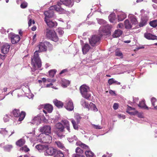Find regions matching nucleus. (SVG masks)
Returning <instances> with one entry per match:
<instances>
[{"label": "nucleus", "instance_id": "nucleus-13", "mask_svg": "<svg viewBox=\"0 0 157 157\" xmlns=\"http://www.w3.org/2000/svg\"><path fill=\"white\" fill-rule=\"evenodd\" d=\"M39 131L42 133H50L51 132V127L49 125H44L43 127H40L39 129Z\"/></svg>", "mask_w": 157, "mask_h": 157}, {"label": "nucleus", "instance_id": "nucleus-10", "mask_svg": "<svg viewBox=\"0 0 157 157\" xmlns=\"http://www.w3.org/2000/svg\"><path fill=\"white\" fill-rule=\"evenodd\" d=\"M44 151L45 155H52L56 153V150L53 147L46 146Z\"/></svg>", "mask_w": 157, "mask_h": 157}, {"label": "nucleus", "instance_id": "nucleus-61", "mask_svg": "<svg viewBox=\"0 0 157 157\" xmlns=\"http://www.w3.org/2000/svg\"><path fill=\"white\" fill-rule=\"evenodd\" d=\"M109 93L112 95H115V93L114 91L112 90H110L109 91Z\"/></svg>", "mask_w": 157, "mask_h": 157}, {"label": "nucleus", "instance_id": "nucleus-59", "mask_svg": "<svg viewBox=\"0 0 157 157\" xmlns=\"http://www.w3.org/2000/svg\"><path fill=\"white\" fill-rule=\"evenodd\" d=\"M135 110V109L134 108H133L131 107L128 106V107H127V110H128L129 111H130V110Z\"/></svg>", "mask_w": 157, "mask_h": 157}, {"label": "nucleus", "instance_id": "nucleus-24", "mask_svg": "<svg viewBox=\"0 0 157 157\" xmlns=\"http://www.w3.org/2000/svg\"><path fill=\"white\" fill-rule=\"evenodd\" d=\"M118 21H122L126 17V14L124 13H119L118 15Z\"/></svg>", "mask_w": 157, "mask_h": 157}, {"label": "nucleus", "instance_id": "nucleus-58", "mask_svg": "<svg viewBox=\"0 0 157 157\" xmlns=\"http://www.w3.org/2000/svg\"><path fill=\"white\" fill-rule=\"evenodd\" d=\"M126 112L130 115H136L138 112L137 111H135V112H129L128 110H127Z\"/></svg>", "mask_w": 157, "mask_h": 157}, {"label": "nucleus", "instance_id": "nucleus-31", "mask_svg": "<svg viewBox=\"0 0 157 157\" xmlns=\"http://www.w3.org/2000/svg\"><path fill=\"white\" fill-rule=\"evenodd\" d=\"M138 105L139 107L140 108L148 109V107H147L145 104L144 100H143L140 102L139 104H138Z\"/></svg>", "mask_w": 157, "mask_h": 157}, {"label": "nucleus", "instance_id": "nucleus-53", "mask_svg": "<svg viewBox=\"0 0 157 157\" xmlns=\"http://www.w3.org/2000/svg\"><path fill=\"white\" fill-rule=\"evenodd\" d=\"M57 31L60 35H62L64 33V31L61 28L57 29Z\"/></svg>", "mask_w": 157, "mask_h": 157}, {"label": "nucleus", "instance_id": "nucleus-15", "mask_svg": "<svg viewBox=\"0 0 157 157\" xmlns=\"http://www.w3.org/2000/svg\"><path fill=\"white\" fill-rule=\"evenodd\" d=\"M44 21L49 27L52 28L57 25V23L56 21L51 20L49 19H47V17L44 18Z\"/></svg>", "mask_w": 157, "mask_h": 157}, {"label": "nucleus", "instance_id": "nucleus-12", "mask_svg": "<svg viewBox=\"0 0 157 157\" xmlns=\"http://www.w3.org/2000/svg\"><path fill=\"white\" fill-rule=\"evenodd\" d=\"M64 107L69 111L72 110L74 109V106L71 100L70 99L67 100L65 102Z\"/></svg>", "mask_w": 157, "mask_h": 157}, {"label": "nucleus", "instance_id": "nucleus-35", "mask_svg": "<svg viewBox=\"0 0 157 157\" xmlns=\"http://www.w3.org/2000/svg\"><path fill=\"white\" fill-rule=\"evenodd\" d=\"M89 107H90L91 110L94 111H98V109L95 105L92 103H90L89 105Z\"/></svg>", "mask_w": 157, "mask_h": 157}, {"label": "nucleus", "instance_id": "nucleus-28", "mask_svg": "<svg viewBox=\"0 0 157 157\" xmlns=\"http://www.w3.org/2000/svg\"><path fill=\"white\" fill-rule=\"evenodd\" d=\"M44 109L48 111V112L51 113L53 110L52 106L50 104H46L44 106Z\"/></svg>", "mask_w": 157, "mask_h": 157}, {"label": "nucleus", "instance_id": "nucleus-2", "mask_svg": "<svg viewBox=\"0 0 157 157\" xmlns=\"http://www.w3.org/2000/svg\"><path fill=\"white\" fill-rule=\"evenodd\" d=\"M74 4L73 0H60V1L57 3L56 5L50 7V9L55 10L56 11L59 12L60 13H64L65 10L61 7V5L63 4L66 6L71 7Z\"/></svg>", "mask_w": 157, "mask_h": 157}, {"label": "nucleus", "instance_id": "nucleus-43", "mask_svg": "<svg viewBox=\"0 0 157 157\" xmlns=\"http://www.w3.org/2000/svg\"><path fill=\"white\" fill-rule=\"evenodd\" d=\"M56 143L57 146L59 148L63 149L64 147L63 145L61 142L58 141H56Z\"/></svg>", "mask_w": 157, "mask_h": 157}, {"label": "nucleus", "instance_id": "nucleus-26", "mask_svg": "<svg viewBox=\"0 0 157 157\" xmlns=\"http://www.w3.org/2000/svg\"><path fill=\"white\" fill-rule=\"evenodd\" d=\"M62 122L64 125V126L66 127L68 131L69 132H70V125L69 121L67 120H62Z\"/></svg>", "mask_w": 157, "mask_h": 157}, {"label": "nucleus", "instance_id": "nucleus-22", "mask_svg": "<svg viewBox=\"0 0 157 157\" xmlns=\"http://www.w3.org/2000/svg\"><path fill=\"white\" fill-rule=\"evenodd\" d=\"M32 121V123L38 125L40 123L41 119L39 116L35 117H34Z\"/></svg>", "mask_w": 157, "mask_h": 157}, {"label": "nucleus", "instance_id": "nucleus-49", "mask_svg": "<svg viewBox=\"0 0 157 157\" xmlns=\"http://www.w3.org/2000/svg\"><path fill=\"white\" fill-rule=\"evenodd\" d=\"M10 115H6L5 117L3 118V120L5 122H7L9 121L10 118Z\"/></svg>", "mask_w": 157, "mask_h": 157}, {"label": "nucleus", "instance_id": "nucleus-63", "mask_svg": "<svg viewBox=\"0 0 157 157\" xmlns=\"http://www.w3.org/2000/svg\"><path fill=\"white\" fill-rule=\"evenodd\" d=\"M67 71V69H64L61 71V72L60 73V74H61L65 72L66 71Z\"/></svg>", "mask_w": 157, "mask_h": 157}, {"label": "nucleus", "instance_id": "nucleus-19", "mask_svg": "<svg viewBox=\"0 0 157 157\" xmlns=\"http://www.w3.org/2000/svg\"><path fill=\"white\" fill-rule=\"evenodd\" d=\"M128 17L130 19L132 25H136L138 23V21L136 17L134 15L130 14L129 15Z\"/></svg>", "mask_w": 157, "mask_h": 157}, {"label": "nucleus", "instance_id": "nucleus-47", "mask_svg": "<svg viewBox=\"0 0 157 157\" xmlns=\"http://www.w3.org/2000/svg\"><path fill=\"white\" fill-rule=\"evenodd\" d=\"M28 5V4L26 2H23L21 4V8H26Z\"/></svg>", "mask_w": 157, "mask_h": 157}, {"label": "nucleus", "instance_id": "nucleus-23", "mask_svg": "<svg viewBox=\"0 0 157 157\" xmlns=\"http://www.w3.org/2000/svg\"><path fill=\"white\" fill-rule=\"evenodd\" d=\"M109 21L111 23H115L116 22V17L114 13H111L109 16Z\"/></svg>", "mask_w": 157, "mask_h": 157}, {"label": "nucleus", "instance_id": "nucleus-33", "mask_svg": "<svg viewBox=\"0 0 157 157\" xmlns=\"http://www.w3.org/2000/svg\"><path fill=\"white\" fill-rule=\"evenodd\" d=\"M25 143V141L24 139H21L18 140L16 143L17 145L20 147L24 145Z\"/></svg>", "mask_w": 157, "mask_h": 157}, {"label": "nucleus", "instance_id": "nucleus-42", "mask_svg": "<svg viewBox=\"0 0 157 157\" xmlns=\"http://www.w3.org/2000/svg\"><path fill=\"white\" fill-rule=\"evenodd\" d=\"M98 23L101 25L105 24L106 21L105 20L102 19H97Z\"/></svg>", "mask_w": 157, "mask_h": 157}, {"label": "nucleus", "instance_id": "nucleus-27", "mask_svg": "<svg viewBox=\"0 0 157 157\" xmlns=\"http://www.w3.org/2000/svg\"><path fill=\"white\" fill-rule=\"evenodd\" d=\"M124 24L126 29H129L132 28V24L128 20H126L124 22Z\"/></svg>", "mask_w": 157, "mask_h": 157}, {"label": "nucleus", "instance_id": "nucleus-38", "mask_svg": "<svg viewBox=\"0 0 157 157\" xmlns=\"http://www.w3.org/2000/svg\"><path fill=\"white\" fill-rule=\"evenodd\" d=\"M71 121L72 123L74 128L75 130L78 129V126L75 120L73 119H71Z\"/></svg>", "mask_w": 157, "mask_h": 157}, {"label": "nucleus", "instance_id": "nucleus-44", "mask_svg": "<svg viewBox=\"0 0 157 157\" xmlns=\"http://www.w3.org/2000/svg\"><path fill=\"white\" fill-rule=\"evenodd\" d=\"M49 72L50 77H53L56 73V71L55 70H51Z\"/></svg>", "mask_w": 157, "mask_h": 157}, {"label": "nucleus", "instance_id": "nucleus-51", "mask_svg": "<svg viewBox=\"0 0 157 157\" xmlns=\"http://www.w3.org/2000/svg\"><path fill=\"white\" fill-rule=\"evenodd\" d=\"M77 139V137L75 136H74L71 138H69L68 139L69 142H72L74 140H76Z\"/></svg>", "mask_w": 157, "mask_h": 157}, {"label": "nucleus", "instance_id": "nucleus-41", "mask_svg": "<svg viewBox=\"0 0 157 157\" xmlns=\"http://www.w3.org/2000/svg\"><path fill=\"white\" fill-rule=\"evenodd\" d=\"M20 150H22L24 152H26L29 151V149L28 148L27 146L25 145L20 149Z\"/></svg>", "mask_w": 157, "mask_h": 157}, {"label": "nucleus", "instance_id": "nucleus-60", "mask_svg": "<svg viewBox=\"0 0 157 157\" xmlns=\"http://www.w3.org/2000/svg\"><path fill=\"white\" fill-rule=\"evenodd\" d=\"M118 117L119 118H121L122 117V119H124L125 118V116L124 115H118Z\"/></svg>", "mask_w": 157, "mask_h": 157}, {"label": "nucleus", "instance_id": "nucleus-29", "mask_svg": "<svg viewBox=\"0 0 157 157\" xmlns=\"http://www.w3.org/2000/svg\"><path fill=\"white\" fill-rule=\"evenodd\" d=\"M81 104L84 107L88 109V110H90L89 105L86 102L85 100L82 99L81 101Z\"/></svg>", "mask_w": 157, "mask_h": 157}, {"label": "nucleus", "instance_id": "nucleus-3", "mask_svg": "<svg viewBox=\"0 0 157 157\" xmlns=\"http://www.w3.org/2000/svg\"><path fill=\"white\" fill-rule=\"evenodd\" d=\"M80 90L82 96L86 99H89L90 97L89 87L85 85L81 86L80 88Z\"/></svg>", "mask_w": 157, "mask_h": 157}, {"label": "nucleus", "instance_id": "nucleus-54", "mask_svg": "<svg viewBox=\"0 0 157 157\" xmlns=\"http://www.w3.org/2000/svg\"><path fill=\"white\" fill-rule=\"evenodd\" d=\"M115 55L117 56H122V53L121 52L117 50H116L115 51Z\"/></svg>", "mask_w": 157, "mask_h": 157}, {"label": "nucleus", "instance_id": "nucleus-46", "mask_svg": "<svg viewBox=\"0 0 157 157\" xmlns=\"http://www.w3.org/2000/svg\"><path fill=\"white\" fill-rule=\"evenodd\" d=\"M0 133L4 135L8 134V131L5 129H2L0 131Z\"/></svg>", "mask_w": 157, "mask_h": 157}, {"label": "nucleus", "instance_id": "nucleus-30", "mask_svg": "<svg viewBox=\"0 0 157 157\" xmlns=\"http://www.w3.org/2000/svg\"><path fill=\"white\" fill-rule=\"evenodd\" d=\"M46 146L41 144H38L36 146V148L39 151H41L43 150L45 151Z\"/></svg>", "mask_w": 157, "mask_h": 157}, {"label": "nucleus", "instance_id": "nucleus-8", "mask_svg": "<svg viewBox=\"0 0 157 157\" xmlns=\"http://www.w3.org/2000/svg\"><path fill=\"white\" fill-rule=\"evenodd\" d=\"M56 128L58 129L57 134L60 138H61L65 136L62 133L64 131V127L63 124L60 123H58L56 124Z\"/></svg>", "mask_w": 157, "mask_h": 157}, {"label": "nucleus", "instance_id": "nucleus-7", "mask_svg": "<svg viewBox=\"0 0 157 157\" xmlns=\"http://www.w3.org/2000/svg\"><path fill=\"white\" fill-rule=\"evenodd\" d=\"M89 40L90 44L94 47L99 44L100 37L98 36L94 35Z\"/></svg>", "mask_w": 157, "mask_h": 157}, {"label": "nucleus", "instance_id": "nucleus-39", "mask_svg": "<svg viewBox=\"0 0 157 157\" xmlns=\"http://www.w3.org/2000/svg\"><path fill=\"white\" fill-rule=\"evenodd\" d=\"M149 24L150 25L154 28L157 26V20H155L150 22Z\"/></svg>", "mask_w": 157, "mask_h": 157}, {"label": "nucleus", "instance_id": "nucleus-5", "mask_svg": "<svg viewBox=\"0 0 157 157\" xmlns=\"http://www.w3.org/2000/svg\"><path fill=\"white\" fill-rule=\"evenodd\" d=\"M140 12L142 17L141 22L139 24V26L140 27H142L146 25L147 23V22L148 19V17L147 16L148 14L147 11L143 10H142Z\"/></svg>", "mask_w": 157, "mask_h": 157}, {"label": "nucleus", "instance_id": "nucleus-40", "mask_svg": "<svg viewBox=\"0 0 157 157\" xmlns=\"http://www.w3.org/2000/svg\"><path fill=\"white\" fill-rule=\"evenodd\" d=\"M76 144L77 145L83 148L86 149L88 147L87 145L82 143L80 142H77L76 143Z\"/></svg>", "mask_w": 157, "mask_h": 157}, {"label": "nucleus", "instance_id": "nucleus-57", "mask_svg": "<svg viewBox=\"0 0 157 157\" xmlns=\"http://www.w3.org/2000/svg\"><path fill=\"white\" fill-rule=\"evenodd\" d=\"M113 108L114 110H116L118 108V104L117 103H114L113 104Z\"/></svg>", "mask_w": 157, "mask_h": 157}, {"label": "nucleus", "instance_id": "nucleus-25", "mask_svg": "<svg viewBox=\"0 0 157 157\" xmlns=\"http://www.w3.org/2000/svg\"><path fill=\"white\" fill-rule=\"evenodd\" d=\"M53 102L55 105L59 108H62L63 105V102L57 99L54 100Z\"/></svg>", "mask_w": 157, "mask_h": 157}, {"label": "nucleus", "instance_id": "nucleus-62", "mask_svg": "<svg viewBox=\"0 0 157 157\" xmlns=\"http://www.w3.org/2000/svg\"><path fill=\"white\" fill-rule=\"evenodd\" d=\"M139 100L138 98H135V99L133 98V101L134 102H137Z\"/></svg>", "mask_w": 157, "mask_h": 157}, {"label": "nucleus", "instance_id": "nucleus-64", "mask_svg": "<svg viewBox=\"0 0 157 157\" xmlns=\"http://www.w3.org/2000/svg\"><path fill=\"white\" fill-rule=\"evenodd\" d=\"M36 26H34L32 28V30L33 31H35L36 29Z\"/></svg>", "mask_w": 157, "mask_h": 157}, {"label": "nucleus", "instance_id": "nucleus-14", "mask_svg": "<svg viewBox=\"0 0 157 157\" xmlns=\"http://www.w3.org/2000/svg\"><path fill=\"white\" fill-rule=\"evenodd\" d=\"M52 138L51 136L48 134H44L41 141L43 143H50L52 142Z\"/></svg>", "mask_w": 157, "mask_h": 157}, {"label": "nucleus", "instance_id": "nucleus-37", "mask_svg": "<svg viewBox=\"0 0 157 157\" xmlns=\"http://www.w3.org/2000/svg\"><path fill=\"white\" fill-rule=\"evenodd\" d=\"M85 154L87 157H95L94 153L90 151H86Z\"/></svg>", "mask_w": 157, "mask_h": 157}, {"label": "nucleus", "instance_id": "nucleus-1", "mask_svg": "<svg viewBox=\"0 0 157 157\" xmlns=\"http://www.w3.org/2000/svg\"><path fill=\"white\" fill-rule=\"evenodd\" d=\"M52 45L49 42L45 41L44 43L40 42L36 48H38L39 50L36 51L34 53L33 56L31 58L32 64L33 66L32 71H35L36 70L40 68L41 66V62L39 57L38 52L46 51L47 47H51Z\"/></svg>", "mask_w": 157, "mask_h": 157}, {"label": "nucleus", "instance_id": "nucleus-34", "mask_svg": "<svg viewBox=\"0 0 157 157\" xmlns=\"http://www.w3.org/2000/svg\"><path fill=\"white\" fill-rule=\"evenodd\" d=\"M69 81L66 79H63L62 80V85L63 87H67L70 84Z\"/></svg>", "mask_w": 157, "mask_h": 157}, {"label": "nucleus", "instance_id": "nucleus-6", "mask_svg": "<svg viewBox=\"0 0 157 157\" xmlns=\"http://www.w3.org/2000/svg\"><path fill=\"white\" fill-rule=\"evenodd\" d=\"M111 28V26L109 25H106L105 26L100 27L99 29V34L100 36H102L105 35V33L106 35L109 34Z\"/></svg>", "mask_w": 157, "mask_h": 157}, {"label": "nucleus", "instance_id": "nucleus-50", "mask_svg": "<svg viewBox=\"0 0 157 157\" xmlns=\"http://www.w3.org/2000/svg\"><path fill=\"white\" fill-rule=\"evenodd\" d=\"M75 118L76 120L77 123L78 124L80 121L81 117L78 114H76L75 116Z\"/></svg>", "mask_w": 157, "mask_h": 157}, {"label": "nucleus", "instance_id": "nucleus-16", "mask_svg": "<svg viewBox=\"0 0 157 157\" xmlns=\"http://www.w3.org/2000/svg\"><path fill=\"white\" fill-rule=\"evenodd\" d=\"M10 45L8 43L4 44L2 47L1 51L2 53L5 54L9 52Z\"/></svg>", "mask_w": 157, "mask_h": 157}, {"label": "nucleus", "instance_id": "nucleus-18", "mask_svg": "<svg viewBox=\"0 0 157 157\" xmlns=\"http://www.w3.org/2000/svg\"><path fill=\"white\" fill-rule=\"evenodd\" d=\"M144 36L146 39L148 40H157V36L150 33H145Z\"/></svg>", "mask_w": 157, "mask_h": 157}, {"label": "nucleus", "instance_id": "nucleus-9", "mask_svg": "<svg viewBox=\"0 0 157 157\" xmlns=\"http://www.w3.org/2000/svg\"><path fill=\"white\" fill-rule=\"evenodd\" d=\"M13 116L15 117H19L18 121H21L23 120L25 118L26 113L23 111H22L20 113L19 110L18 109H14L13 112Z\"/></svg>", "mask_w": 157, "mask_h": 157}, {"label": "nucleus", "instance_id": "nucleus-45", "mask_svg": "<svg viewBox=\"0 0 157 157\" xmlns=\"http://www.w3.org/2000/svg\"><path fill=\"white\" fill-rule=\"evenodd\" d=\"M75 152L76 154H82L83 153V151L80 148L78 147L75 149Z\"/></svg>", "mask_w": 157, "mask_h": 157}, {"label": "nucleus", "instance_id": "nucleus-48", "mask_svg": "<svg viewBox=\"0 0 157 157\" xmlns=\"http://www.w3.org/2000/svg\"><path fill=\"white\" fill-rule=\"evenodd\" d=\"M92 126L93 128L96 129H100L102 128V127L101 126L99 125L92 124Z\"/></svg>", "mask_w": 157, "mask_h": 157}, {"label": "nucleus", "instance_id": "nucleus-17", "mask_svg": "<svg viewBox=\"0 0 157 157\" xmlns=\"http://www.w3.org/2000/svg\"><path fill=\"white\" fill-rule=\"evenodd\" d=\"M52 10H51L50 7L49 10L45 12L44 13L45 15V18L47 17V19H49L50 18L52 17L54 14V12Z\"/></svg>", "mask_w": 157, "mask_h": 157}, {"label": "nucleus", "instance_id": "nucleus-4", "mask_svg": "<svg viewBox=\"0 0 157 157\" xmlns=\"http://www.w3.org/2000/svg\"><path fill=\"white\" fill-rule=\"evenodd\" d=\"M46 35L47 37L53 41L56 42L59 40L58 37L55 32L52 30L46 29Z\"/></svg>", "mask_w": 157, "mask_h": 157}, {"label": "nucleus", "instance_id": "nucleus-32", "mask_svg": "<svg viewBox=\"0 0 157 157\" xmlns=\"http://www.w3.org/2000/svg\"><path fill=\"white\" fill-rule=\"evenodd\" d=\"M108 82L109 85H111L113 83H116L117 85H120L121 84L120 82L115 80L113 78H110L109 79Z\"/></svg>", "mask_w": 157, "mask_h": 157}, {"label": "nucleus", "instance_id": "nucleus-11", "mask_svg": "<svg viewBox=\"0 0 157 157\" xmlns=\"http://www.w3.org/2000/svg\"><path fill=\"white\" fill-rule=\"evenodd\" d=\"M8 36L10 39L12 44H17L20 40V37L18 35H15L12 33L9 34Z\"/></svg>", "mask_w": 157, "mask_h": 157}, {"label": "nucleus", "instance_id": "nucleus-52", "mask_svg": "<svg viewBox=\"0 0 157 157\" xmlns=\"http://www.w3.org/2000/svg\"><path fill=\"white\" fill-rule=\"evenodd\" d=\"M151 101L152 105L155 106V103L156 101V99L155 98L152 97L151 98Z\"/></svg>", "mask_w": 157, "mask_h": 157}, {"label": "nucleus", "instance_id": "nucleus-20", "mask_svg": "<svg viewBox=\"0 0 157 157\" xmlns=\"http://www.w3.org/2000/svg\"><path fill=\"white\" fill-rule=\"evenodd\" d=\"M122 31L119 29H118L115 31L112 36L114 38L118 37L120 36L122 34Z\"/></svg>", "mask_w": 157, "mask_h": 157}, {"label": "nucleus", "instance_id": "nucleus-21", "mask_svg": "<svg viewBox=\"0 0 157 157\" xmlns=\"http://www.w3.org/2000/svg\"><path fill=\"white\" fill-rule=\"evenodd\" d=\"M90 47V45L87 44H85L82 47V50L83 53L84 54H86L88 51Z\"/></svg>", "mask_w": 157, "mask_h": 157}, {"label": "nucleus", "instance_id": "nucleus-56", "mask_svg": "<svg viewBox=\"0 0 157 157\" xmlns=\"http://www.w3.org/2000/svg\"><path fill=\"white\" fill-rule=\"evenodd\" d=\"M73 157H84V156L82 155V154H74L73 155Z\"/></svg>", "mask_w": 157, "mask_h": 157}, {"label": "nucleus", "instance_id": "nucleus-36", "mask_svg": "<svg viewBox=\"0 0 157 157\" xmlns=\"http://www.w3.org/2000/svg\"><path fill=\"white\" fill-rule=\"evenodd\" d=\"M56 154L54 157H63L64 155L63 153L60 151L56 150Z\"/></svg>", "mask_w": 157, "mask_h": 157}, {"label": "nucleus", "instance_id": "nucleus-55", "mask_svg": "<svg viewBox=\"0 0 157 157\" xmlns=\"http://www.w3.org/2000/svg\"><path fill=\"white\" fill-rule=\"evenodd\" d=\"M28 19H29L28 22V25L29 26H30L32 24V21L31 18V16L30 15H29L28 16Z\"/></svg>", "mask_w": 157, "mask_h": 157}]
</instances>
